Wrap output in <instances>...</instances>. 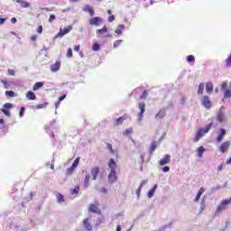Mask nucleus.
I'll list each match as a JSON object with an SVG mask.
<instances>
[{"label": "nucleus", "instance_id": "f257e3e1", "mask_svg": "<svg viewBox=\"0 0 231 231\" xmlns=\"http://www.w3.org/2000/svg\"><path fill=\"white\" fill-rule=\"evenodd\" d=\"M108 167L110 169V172L108 174V183H116L118 181V176H116V162L115 159H110L108 162Z\"/></svg>", "mask_w": 231, "mask_h": 231}, {"label": "nucleus", "instance_id": "f03ea898", "mask_svg": "<svg viewBox=\"0 0 231 231\" xmlns=\"http://www.w3.org/2000/svg\"><path fill=\"white\" fill-rule=\"evenodd\" d=\"M212 122H210L205 128H199V131H197V134L195 135V138L193 139V142L198 143L201 138H203L204 134H207L210 129H212Z\"/></svg>", "mask_w": 231, "mask_h": 231}, {"label": "nucleus", "instance_id": "7ed1b4c3", "mask_svg": "<svg viewBox=\"0 0 231 231\" xmlns=\"http://www.w3.org/2000/svg\"><path fill=\"white\" fill-rule=\"evenodd\" d=\"M138 109H140V112L137 114V123L142 125V120H143V113H145V103L139 102Z\"/></svg>", "mask_w": 231, "mask_h": 231}, {"label": "nucleus", "instance_id": "20e7f679", "mask_svg": "<svg viewBox=\"0 0 231 231\" xmlns=\"http://www.w3.org/2000/svg\"><path fill=\"white\" fill-rule=\"evenodd\" d=\"M80 162L79 158H76L74 162L72 163L71 167L67 169L66 176H71L75 172V169L79 167V162Z\"/></svg>", "mask_w": 231, "mask_h": 231}, {"label": "nucleus", "instance_id": "39448f33", "mask_svg": "<svg viewBox=\"0 0 231 231\" xmlns=\"http://www.w3.org/2000/svg\"><path fill=\"white\" fill-rule=\"evenodd\" d=\"M201 104L206 107V109H210V107H212V101H210V97L208 96L202 97Z\"/></svg>", "mask_w": 231, "mask_h": 231}, {"label": "nucleus", "instance_id": "423d86ee", "mask_svg": "<svg viewBox=\"0 0 231 231\" xmlns=\"http://www.w3.org/2000/svg\"><path fill=\"white\" fill-rule=\"evenodd\" d=\"M72 30H73V26L71 25H69L64 29H60V32L56 35V39L59 37H62L63 35H67V33H69Z\"/></svg>", "mask_w": 231, "mask_h": 231}, {"label": "nucleus", "instance_id": "0eeeda50", "mask_svg": "<svg viewBox=\"0 0 231 231\" xmlns=\"http://www.w3.org/2000/svg\"><path fill=\"white\" fill-rule=\"evenodd\" d=\"M103 22L101 17L96 16L89 20L90 26H100V23Z\"/></svg>", "mask_w": 231, "mask_h": 231}, {"label": "nucleus", "instance_id": "6e6552de", "mask_svg": "<svg viewBox=\"0 0 231 231\" xmlns=\"http://www.w3.org/2000/svg\"><path fill=\"white\" fill-rule=\"evenodd\" d=\"M171 163V155L170 154H165L163 156V158H162L160 161H159V164L163 167L164 165H167Z\"/></svg>", "mask_w": 231, "mask_h": 231}, {"label": "nucleus", "instance_id": "1a4fd4ad", "mask_svg": "<svg viewBox=\"0 0 231 231\" xmlns=\"http://www.w3.org/2000/svg\"><path fill=\"white\" fill-rule=\"evenodd\" d=\"M228 149H230V142L229 141L224 142L219 147L220 152H223V153L226 152L228 151Z\"/></svg>", "mask_w": 231, "mask_h": 231}, {"label": "nucleus", "instance_id": "9d476101", "mask_svg": "<svg viewBox=\"0 0 231 231\" xmlns=\"http://www.w3.org/2000/svg\"><path fill=\"white\" fill-rule=\"evenodd\" d=\"M100 172V168L98 167H94L91 169V176L93 181H97V178L98 177V174Z\"/></svg>", "mask_w": 231, "mask_h": 231}, {"label": "nucleus", "instance_id": "9b49d317", "mask_svg": "<svg viewBox=\"0 0 231 231\" xmlns=\"http://www.w3.org/2000/svg\"><path fill=\"white\" fill-rule=\"evenodd\" d=\"M167 115V110L165 108L161 109L155 116V120H162V118H165Z\"/></svg>", "mask_w": 231, "mask_h": 231}, {"label": "nucleus", "instance_id": "f8f14e48", "mask_svg": "<svg viewBox=\"0 0 231 231\" xmlns=\"http://www.w3.org/2000/svg\"><path fill=\"white\" fill-rule=\"evenodd\" d=\"M226 134V130L225 128H220L219 134L217 137V142L218 143L223 142V138H225Z\"/></svg>", "mask_w": 231, "mask_h": 231}, {"label": "nucleus", "instance_id": "ddd939ff", "mask_svg": "<svg viewBox=\"0 0 231 231\" xmlns=\"http://www.w3.org/2000/svg\"><path fill=\"white\" fill-rule=\"evenodd\" d=\"M83 226L88 231L93 230V226H91V222H89V218H84L83 219Z\"/></svg>", "mask_w": 231, "mask_h": 231}, {"label": "nucleus", "instance_id": "4468645a", "mask_svg": "<svg viewBox=\"0 0 231 231\" xmlns=\"http://www.w3.org/2000/svg\"><path fill=\"white\" fill-rule=\"evenodd\" d=\"M96 33H97V37L100 39V37H102L104 33H107V26L104 25L102 29H97L96 31Z\"/></svg>", "mask_w": 231, "mask_h": 231}, {"label": "nucleus", "instance_id": "2eb2a0df", "mask_svg": "<svg viewBox=\"0 0 231 231\" xmlns=\"http://www.w3.org/2000/svg\"><path fill=\"white\" fill-rule=\"evenodd\" d=\"M83 12H88L90 17H93V15H95V10L93 9V7L89 6V5H86L83 7Z\"/></svg>", "mask_w": 231, "mask_h": 231}, {"label": "nucleus", "instance_id": "dca6fc26", "mask_svg": "<svg viewBox=\"0 0 231 231\" xmlns=\"http://www.w3.org/2000/svg\"><path fill=\"white\" fill-rule=\"evenodd\" d=\"M60 69V61H56L54 64L51 65V71L55 73Z\"/></svg>", "mask_w": 231, "mask_h": 231}, {"label": "nucleus", "instance_id": "f3484780", "mask_svg": "<svg viewBox=\"0 0 231 231\" xmlns=\"http://www.w3.org/2000/svg\"><path fill=\"white\" fill-rule=\"evenodd\" d=\"M88 212H93L94 214H100V208L95 204H90L88 207Z\"/></svg>", "mask_w": 231, "mask_h": 231}, {"label": "nucleus", "instance_id": "a211bd4d", "mask_svg": "<svg viewBox=\"0 0 231 231\" xmlns=\"http://www.w3.org/2000/svg\"><path fill=\"white\" fill-rule=\"evenodd\" d=\"M217 122H220V124H223L226 120V116H225V112H218L217 116Z\"/></svg>", "mask_w": 231, "mask_h": 231}, {"label": "nucleus", "instance_id": "6ab92c4d", "mask_svg": "<svg viewBox=\"0 0 231 231\" xmlns=\"http://www.w3.org/2000/svg\"><path fill=\"white\" fill-rule=\"evenodd\" d=\"M16 3L21 5L22 8H30V3L25 0H16Z\"/></svg>", "mask_w": 231, "mask_h": 231}, {"label": "nucleus", "instance_id": "aec40b11", "mask_svg": "<svg viewBox=\"0 0 231 231\" xmlns=\"http://www.w3.org/2000/svg\"><path fill=\"white\" fill-rule=\"evenodd\" d=\"M206 91L208 93V95L212 94L214 91V85L212 83H207L206 84Z\"/></svg>", "mask_w": 231, "mask_h": 231}, {"label": "nucleus", "instance_id": "412c9836", "mask_svg": "<svg viewBox=\"0 0 231 231\" xmlns=\"http://www.w3.org/2000/svg\"><path fill=\"white\" fill-rule=\"evenodd\" d=\"M203 192H205V189L200 188L195 197V203H198V201H199V198H201V196H203Z\"/></svg>", "mask_w": 231, "mask_h": 231}, {"label": "nucleus", "instance_id": "4be33fe9", "mask_svg": "<svg viewBox=\"0 0 231 231\" xmlns=\"http://www.w3.org/2000/svg\"><path fill=\"white\" fill-rule=\"evenodd\" d=\"M26 98H28V100H36L37 97L35 96V93H33L32 91H28L26 93Z\"/></svg>", "mask_w": 231, "mask_h": 231}, {"label": "nucleus", "instance_id": "5701e85b", "mask_svg": "<svg viewBox=\"0 0 231 231\" xmlns=\"http://www.w3.org/2000/svg\"><path fill=\"white\" fill-rule=\"evenodd\" d=\"M156 189H158V185L157 184H155L152 187V189L148 191V194H147L148 198H152V196H154V192H156Z\"/></svg>", "mask_w": 231, "mask_h": 231}, {"label": "nucleus", "instance_id": "b1692460", "mask_svg": "<svg viewBox=\"0 0 231 231\" xmlns=\"http://www.w3.org/2000/svg\"><path fill=\"white\" fill-rule=\"evenodd\" d=\"M203 152H205V147L199 146L197 149V154H198L199 158H203Z\"/></svg>", "mask_w": 231, "mask_h": 231}, {"label": "nucleus", "instance_id": "393cba45", "mask_svg": "<svg viewBox=\"0 0 231 231\" xmlns=\"http://www.w3.org/2000/svg\"><path fill=\"white\" fill-rule=\"evenodd\" d=\"M42 86H44L43 82H36L33 85L32 89H33V91H38V89H41V88H42Z\"/></svg>", "mask_w": 231, "mask_h": 231}, {"label": "nucleus", "instance_id": "a878e982", "mask_svg": "<svg viewBox=\"0 0 231 231\" xmlns=\"http://www.w3.org/2000/svg\"><path fill=\"white\" fill-rule=\"evenodd\" d=\"M124 120H125V117L121 116L115 120V125H122L124 124Z\"/></svg>", "mask_w": 231, "mask_h": 231}, {"label": "nucleus", "instance_id": "bb28decb", "mask_svg": "<svg viewBox=\"0 0 231 231\" xmlns=\"http://www.w3.org/2000/svg\"><path fill=\"white\" fill-rule=\"evenodd\" d=\"M156 147H157V143L156 141H153L150 147V151H149L150 154H152V152L156 151Z\"/></svg>", "mask_w": 231, "mask_h": 231}, {"label": "nucleus", "instance_id": "cd10ccee", "mask_svg": "<svg viewBox=\"0 0 231 231\" xmlns=\"http://www.w3.org/2000/svg\"><path fill=\"white\" fill-rule=\"evenodd\" d=\"M89 180H91V175L86 174L85 180H84V184L86 188L89 187Z\"/></svg>", "mask_w": 231, "mask_h": 231}, {"label": "nucleus", "instance_id": "c85d7f7f", "mask_svg": "<svg viewBox=\"0 0 231 231\" xmlns=\"http://www.w3.org/2000/svg\"><path fill=\"white\" fill-rule=\"evenodd\" d=\"M124 28H125V25L124 24L118 25L116 30L115 31L116 33H117V35H122V30H124Z\"/></svg>", "mask_w": 231, "mask_h": 231}, {"label": "nucleus", "instance_id": "c756f323", "mask_svg": "<svg viewBox=\"0 0 231 231\" xmlns=\"http://www.w3.org/2000/svg\"><path fill=\"white\" fill-rule=\"evenodd\" d=\"M205 199H207V197H202V200L200 202V212H203V210H205V207H206Z\"/></svg>", "mask_w": 231, "mask_h": 231}, {"label": "nucleus", "instance_id": "7c9ffc66", "mask_svg": "<svg viewBox=\"0 0 231 231\" xmlns=\"http://www.w3.org/2000/svg\"><path fill=\"white\" fill-rule=\"evenodd\" d=\"M102 223H106V218L104 217L97 218L96 222V226H99L100 225H102Z\"/></svg>", "mask_w": 231, "mask_h": 231}, {"label": "nucleus", "instance_id": "2f4dec72", "mask_svg": "<svg viewBox=\"0 0 231 231\" xmlns=\"http://www.w3.org/2000/svg\"><path fill=\"white\" fill-rule=\"evenodd\" d=\"M203 89H205V83H200L199 85L198 94L203 95Z\"/></svg>", "mask_w": 231, "mask_h": 231}, {"label": "nucleus", "instance_id": "473e14b6", "mask_svg": "<svg viewBox=\"0 0 231 231\" xmlns=\"http://www.w3.org/2000/svg\"><path fill=\"white\" fill-rule=\"evenodd\" d=\"M56 198H57L58 203H64V196H62V194L58 193L56 195Z\"/></svg>", "mask_w": 231, "mask_h": 231}, {"label": "nucleus", "instance_id": "72a5a7b5", "mask_svg": "<svg viewBox=\"0 0 231 231\" xmlns=\"http://www.w3.org/2000/svg\"><path fill=\"white\" fill-rule=\"evenodd\" d=\"M224 98H231V90L230 89L224 90Z\"/></svg>", "mask_w": 231, "mask_h": 231}, {"label": "nucleus", "instance_id": "f704fd0d", "mask_svg": "<svg viewBox=\"0 0 231 231\" xmlns=\"http://www.w3.org/2000/svg\"><path fill=\"white\" fill-rule=\"evenodd\" d=\"M93 51H100V44L98 42H95L92 46Z\"/></svg>", "mask_w": 231, "mask_h": 231}, {"label": "nucleus", "instance_id": "c9c22d12", "mask_svg": "<svg viewBox=\"0 0 231 231\" xmlns=\"http://www.w3.org/2000/svg\"><path fill=\"white\" fill-rule=\"evenodd\" d=\"M79 191H80V187L79 186H76L74 189L70 190V193L73 196L75 194H79Z\"/></svg>", "mask_w": 231, "mask_h": 231}, {"label": "nucleus", "instance_id": "e433bc0d", "mask_svg": "<svg viewBox=\"0 0 231 231\" xmlns=\"http://www.w3.org/2000/svg\"><path fill=\"white\" fill-rule=\"evenodd\" d=\"M5 95L6 97H10L11 98L15 97V92L12 91V90H7L5 91Z\"/></svg>", "mask_w": 231, "mask_h": 231}, {"label": "nucleus", "instance_id": "4c0bfd02", "mask_svg": "<svg viewBox=\"0 0 231 231\" xmlns=\"http://www.w3.org/2000/svg\"><path fill=\"white\" fill-rule=\"evenodd\" d=\"M106 148L108 149L110 154H115V150H113V145L111 143H106Z\"/></svg>", "mask_w": 231, "mask_h": 231}, {"label": "nucleus", "instance_id": "58836bf2", "mask_svg": "<svg viewBox=\"0 0 231 231\" xmlns=\"http://www.w3.org/2000/svg\"><path fill=\"white\" fill-rule=\"evenodd\" d=\"M196 60V58L194 57V55H189L187 57V61L189 62V63H192Z\"/></svg>", "mask_w": 231, "mask_h": 231}, {"label": "nucleus", "instance_id": "ea45409f", "mask_svg": "<svg viewBox=\"0 0 231 231\" xmlns=\"http://www.w3.org/2000/svg\"><path fill=\"white\" fill-rule=\"evenodd\" d=\"M46 106H48V103H42V104L37 105L36 109H44Z\"/></svg>", "mask_w": 231, "mask_h": 231}, {"label": "nucleus", "instance_id": "a19ab883", "mask_svg": "<svg viewBox=\"0 0 231 231\" xmlns=\"http://www.w3.org/2000/svg\"><path fill=\"white\" fill-rule=\"evenodd\" d=\"M226 86H228V83L226 81H224L221 85V91H226Z\"/></svg>", "mask_w": 231, "mask_h": 231}, {"label": "nucleus", "instance_id": "79ce46f5", "mask_svg": "<svg viewBox=\"0 0 231 231\" xmlns=\"http://www.w3.org/2000/svg\"><path fill=\"white\" fill-rule=\"evenodd\" d=\"M67 57H68L69 59H71V57H73V50H71V48H69V49L68 50Z\"/></svg>", "mask_w": 231, "mask_h": 231}, {"label": "nucleus", "instance_id": "37998d69", "mask_svg": "<svg viewBox=\"0 0 231 231\" xmlns=\"http://www.w3.org/2000/svg\"><path fill=\"white\" fill-rule=\"evenodd\" d=\"M4 107H5V109H12V108L14 107V105H13L12 103H5V104L4 105Z\"/></svg>", "mask_w": 231, "mask_h": 231}, {"label": "nucleus", "instance_id": "c03bdc74", "mask_svg": "<svg viewBox=\"0 0 231 231\" xmlns=\"http://www.w3.org/2000/svg\"><path fill=\"white\" fill-rule=\"evenodd\" d=\"M120 44H122V40H116L114 42V48H118V46H120Z\"/></svg>", "mask_w": 231, "mask_h": 231}, {"label": "nucleus", "instance_id": "a18cd8bd", "mask_svg": "<svg viewBox=\"0 0 231 231\" xmlns=\"http://www.w3.org/2000/svg\"><path fill=\"white\" fill-rule=\"evenodd\" d=\"M221 189H223V187L217 185L211 189V192H216V190H221Z\"/></svg>", "mask_w": 231, "mask_h": 231}, {"label": "nucleus", "instance_id": "49530a36", "mask_svg": "<svg viewBox=\"0 0 231 231\" xmlns=\"http://www.w3.org/2000/svg\"><path fill=\"white\" fill-rule=\"evenodd\" d=\"M2 113H4V115H5V116H8V117H10V116H11L10 112L8 111V109L3 108L2 109Z\"/></svg>", "mask_w": 231, "mask_h": 231}, {"label": "nucleus", "instance_id": "de8ad7c7", "mask_svg": "<svg viewBox=\"0 0 231 231\" xmlns=\"http://www.w3.org/2000/svg\"><path fill=\"white\" fill-rule=\"evenodd\" d=\"M149 93H147V90H144L143 94L141 95V99L143 100V98H147V96Z\"/></svg>", "mask_w": 231, "mask_h": 231}, {"label": "nucleus", "instance_id": "09e8293b", "mask_svg": "<svg viewBox=\"0 0 231 231\" xmlns=\"http://www.w3.org/2000/svg\"><path fill=\"white\" fill-rule=\"evenodd\" d=\"M24 111H25L24 106H22L20 108V113H19L21 118H23V116H24Z\"/></svg>", "mask_w": 231, "mask_h": 231}, {"label": "nucleus", "instance_id": "8fccbe9b", "mask_svg": "<svg viewBox=\"0 0 231 231\" xmlns=\"http://www.w3.org/2000/svg\"><path fill=\"white\" fill-rule=\"evenodd\" d=\"M55 19H57V16H55V14H51L49 18V23H53Z\"/></svg>", "mask_w": 231, "mask_h": 231}, {"label": "nucleus", "instance_id": "3c124183", "mask_svg": "<svg viewBox=\"0 0 231 231\" xmlns=\"http://www.w3.org/2000/svg\"><path fill=\"white\" fill-rule=\"evenodd\" d=\"M133 133V128H128L125 131L124 134H132Z\"/></svg>", "mask_w": 231, "mask_h": 231}, {"label": "nucleus", "instance_id": "603ef678", "mask_svg": "<svg viewBox=\"0 0 231 231\" xmlns=\"http://www.w3.org/2000/svg\"><path fill=\"white\" fill-rule=\"evenodd\" d=\"M140 192H142V185L139 186V188L136 190V196L137 198H140Z\"/></svg>", "mask_w": 231, "mask_h": 231}, {"label": "nucleus", "instance_id": "864d4df0", "mask_svg": "<svg viewBox=\"0 0 231 231\" xmlns=\"http://www.w3.org/2000/svg\"><path fill=\"white\" fill-rule=\"evenodd\" d=\"M169 171H171V168L169 166H164L162 168V172H169Z\"/></svg>", "mask_w": 231, "mask_h": 231}, {"label": "nucleus", "instance_id": "5fc2aeb1", "mask_svg": "<svg viewBox=\"0 0 231 231\" xmlns=\"http://www.w3.org/2000/svg\"><path fill=\"white\" fill-rule=\"evenodd\" d=\"M7 73L8 75H12V76L15 75V71L14 69H8Z\"/></svg>", "mask_w": 231, "mask_h": 231}, {"label": "nucleus", "instance_id": "6e6d98bb", "mask_svg": "<svg viewBox=\"0 0 231 231\" xmlns=\"http://www.w3.org/2000/svg\"><path fill=\"white\" fill-rule=\"evenodd\" d=\"M115 21V15H111L108 17V23H113Z\"/></svg>", "mask_w": 231, "mask_h": 231}, {"label": "nucleus", "instance_id": "4d7b16f0", "mask_svg": "<svg viewBox=\"0 0 231 231\" xmlns=\"http://www.w3.org/2000/svg\"><path fill=\"white\" fill-rule=\"evenodd\" d=\"M37 33H42V26L40 25L38 28H37Z\"/></svg>", "mask_w": 231, "mask_h": 231}, {"label": "nucleus", "instance_id": "13d9d810", "mask_svg": "<svg viewBox=\"0 0 231 231\" xmlns=\"http://www.w3.org/2000/svg\"><path fill=\"white\" fill-rule=\"evenodd\" d=\"M99 192H102L103 194H106V192H107V189L106 188H101L99 189Z\"/></svg>", "mask_w": 231, "mask_h": 231}, {"label": "nucleus", "instance_id": "bf43d9fd", "mask_svg": "<svg viewBox=\"0 0 231 231\" xmlns=\"http://www.w3.org/2000/svg\"><path fill=\"white\" fill-rule=\"evenodd\" d=\"M61 12H62L63 14H66L67 12H71V8L68 7V8H66V9H63Z\"/></svg>", "mask_w": 231, "mask_h": 231}, {"label": "nucleus", "instance_id": "052dcab7", "mask_svg": "<svg viewBox=\"0 0 231 231\" xmlns=\"http://www.w3.org/2000/svg\"><path fill=\"white\" fill-rule=\"evenodd\" d=\"M66 98V94H64L63 96L59 97V101L62 102V100H64Z\"/></svg>", "mask_w": 231, "mask_h": 231}, {"label": "nucleus", "instance_id": "680f3d73", "mask_svg": "<svg viewBox=\"0 0 231 231\" xmlns=\"http://www.w3.org/2000/svg\"><path fill=\"white\" fill-rule=\"evenodd\" d=\"M55 124H57V120L54 119V120L51 121V123H50L51 127H53V125Z\"/></svg>", "mask_w": 231, "mask_h": 231}, {"label": "nucleus", "instance_id": "e2e57ef3", "mask_svg": "<svg viewBox=\"0 0 231 231\" xmlns=\"http://www.w3.org/2000/svg\"><path fill=\"white\" fill-rule=\"evenodd\" d=\"M11 23H12V24H15V23H17V18H15V17L12 18Z\"/></svg>", "mask_w": 231, "mask_h": 231}, {"label": "nucleus", "instance_id": "0e129e2a", "mask_svg": "<svg viewBox=\"0 0 231 231\" xmlns=\"http://www.w3.org/2000/svg\"><path fill=\"white\" fill-rule=\"evenodd\" d=\"M75 51H80V45H76L74 47Z\"/></svg>", "mask_w": 231, "mask_h": 231}, {"label": "nucleus", "instance_id": "69168bd1", "mask_svg": "<svg viewBox=\"0 0 231 231\" xmlns=\"http://www.w3.org/2000/svg\"><path fill=\"white\" fill-rule=\"evenodd\" d=\"M217 171H223V163H222V164H219V165L217 166Z\"/></svg>", "mask_w": 231, "mask_h": 231}, {"label": "nucleus", "instance_id": "338daca9", "mask_svg": "<svg viewBox=\"0 0 231 231\" xmlns=\"http://www.w3.org/2000/svg\"><path fill=\"white\" fill-rule=\"evenodd\" d=\"M31 41H32V42L37 41V35H32V36L31 37Z\"/></svg>", "mask_w": 231, "mask_h": 231}, {"label": "nucleus", "instance_id": "774afa93", "mask_svg": "<svg viewBox=\"0 0 231 231\" xmlns=\"http://www.w3.org/2000/svg\"><path fill=\"white\" fill-rule=\"evenodd\" d=\"M6 19L5 18H0V24H5Z\"/></svg>", "mask_w": 231, "mask_h": 231}]
</instances>
